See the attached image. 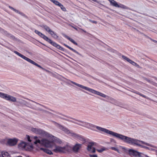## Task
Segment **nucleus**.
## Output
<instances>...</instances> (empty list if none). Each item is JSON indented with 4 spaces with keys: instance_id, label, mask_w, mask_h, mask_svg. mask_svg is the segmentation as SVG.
<instances>
[{
    "instance_id": "obj_1",
    "label": "nucleus",
    "mask_w": 157,
    "mask_h": 157,
    "mask_svg": "<svg viewBox=\"0 0 157 157\" xmlns=\"http://www.w3.org/2000/svg\"><path fill=\"white\" fill-rule=\"evenodd\" d=\"M83 126H85L87 128L94 131H96L95 128H96L99 131H101L107 134L111 135L120 139L123 140L125 143L130 144L136 145L144 148H147V147L145 146L140 144L139 143L140 142L141 144H145L147 146L153 147L152 145L148 143H145L142 141H140L133 138H132L110 131L106 129L88 123H84L83 122Z\"/></svg>"
},
{
    "instance_id": "obj_2",
    "label": "nucleus",
    "mask_w": 157,
    "mask_h": 157,
    "mask_svg": "<svg viewBox=\"0 0 157 157\" xmlns=\"http://www.w3.org/2000/svg\"><path fill=\"white\" fill-rule=\"evenodd\" d=\"M33 138L34 139V144L36 146L40 147L41 146L48 147L49 146V140L44 138L41 140L38 139V137L35 136Z\"/></svg>"
},
{
    "instance_id": "obj_3",
    "label": "nucleus",
    "mask_w": 157,
    "mask_h": 157,
    "mask_svg": "<svg viewBox=\"0 0 157 157\" xmlns=\"http://www.w3.org/2000/svg\"><path fill=\"white\" fill-rule=\"evenodd\" d=\"M72 150V147L67 145L63 147L56 146L53 151L56 153H66L71 152Z\"/></svg>"
},
{
    "instance_id": "obj_4",
    "label": "nucleus",
    "mask_w": 157,
    "mask_h": 157,
    "mask_svg": "<svg viewBox=\"0 0 157 157\" xmlns=\"http://www.w3.org/2000/svg\"><path fill=\"white\" fill-rule=\"evenodd\" d=\"M71 82L75 85L79 87L82 89H83L86 90H87L93 94H97L98 95H100L102 97L104 98H105L106 97V95L103 93H100L99 92L96 91L93 89L89 88L87 87L84 86L82 85H80V84L77 83L75 82L71 81Z\"/></svg>"
},
{
    "instance_id": "obj_5",
    "label": "nucleus",
    "mask_w": 157,
    "mask_h": 157,
    "mask_svg": "<svg viewBox=\"0 0 157 157\" xmlns=\"http://www.w3.org/2000/svg\"><path fill=\"white\" fill-rule=\"evenodd\" d=\"M14 52L18 56H19L20 57H21L22 58V59H25V60H26V61H28V62L37 66V67H38L43 70L44 69L42 67H41L40 65H38L37 63H36L34 61L31 60L30 59H29V58L26 57V56H24V55L21 54L19 52H17L15 51H14Z\"/></svg>"
},
{
    "instance_id": "obj_6",
    "label": "nucleus",
    "mask_w": 157,
    "mask_h": 157,
    "mask_svg": "<svg viewBox=\"0 0 157 157\" xmlns=\"http://www.w3.org/2000/svg\"><path fill=\"white\" fill-rule=\"evenodd\" d=\"M25 140H28L29 143H26V146H25V150L28 151H32L33 149V144L30 143L32 141V140L30 137L29 135H26Z\"/></svg>"
},
{
    "instance_id": "obj_7",
    "label": "nucleus",
    "mask_w": 157,
    "mask_h": 157,
    "mask_svg": "<svg viewBox=\"0 0 157 157\" xmlns=\"http://www.w3.org/2000/svg\"><path fill=\"white\" fill-rule=\"evenodd\" d=\"M0 97L8 101H11L13 102L16 101V98L7 94H5L0 92Z\"/></svg>"
},
{
    "instance_id": "obj_8",
    "label": "nucleus",
    "mask_w": 157,
    "mask_h": 157,
    "mask_svg": "<svg viewBox=\"0 0 157 157\" xmlns=\"http://www.w3.org/2000/svg\"><path fill=\"white\" fill-rule=\"evenodd\" d=\"M129 154L131 156H134L136 157H140V153L139 152L135 150L130 149L128 151Z\"/></svg>"
},
{
    "instance_id": "obj_9",
    "label": "nucleus",
    "mask_w": 157,
    "mask_h": 157,
    "mask_svg": "<svg viewBox=\"0 0 157 157\" xmlns=\"http://www.w3.org/2000/svg\"><path fill=\"white\" fill-rule=\"evenodd\" d=\"M56 126L58 127L59 129L65 132L67 134L70 133V131L67 128L64 127L63 126L61 125V124L55 122Z\"/></svg>"
},
{
    "instance_id": "obj_10",
    "label": "nucleus",
    "mask_w": 157,
    "mask_h": 157,
    "mask_svg": "<svg viewBox=\"0 0 157 157\" xmlns=\"http://www.w3.org/2000/svg\"><path fill=\"white\" fill-rule=\"evenodd\" d=\"M50 148L51 147L50 143L52 142H56L57 143H60L61 141H59L58 138L56 137L52 136V135L50 134Z\"/></svg>"
},
{
    "instance_id": "obj_11",
    "label": "nucleus",
    "mask_w": 157,
    "mask_h": 157,
    "mask_svg": "<svg viewBox=\"0 0 157 157\" xmlns=\"http://www.w3.org/2000/svg\"><path fill=\"white\" fill-rule=\"evenodd\" d=\"M18 140L16 138L9 139L7 143L10 146H13L16 145L17 142Z\"/></svg>"
},
{
    "instance_id": "obj_12",
    "label": "nucleus",
    "mask_w": 157,
    "mask_h": 157,
    "mask_svg": "<svg viewBox=\"0 0 157 157\" xmlns=\"http://www.w3.org/2000/svg\"><path fill=\"white\" fill-rule=\"evenodd\" d=\"M122 57L125 60H126L128 62H129L130 63H131L132 65L136 66H139V65L136 63L132 61V60H131L130 59L124 55H123L122 56Z\"/></svg>"
},
{
    "instance_id": "obj_13",
    "label": "nucleus",
    "mask_w": 157,
    "mask_h": 157,
    "mask_svg": "<svg viewBox=\"0 0 157 157\" xmlns=\"http://www.w3.org/2000/svg\"><path fill=\"white\" fill-rule=\"evenodd\" d=\"M93 143H89L88 145L87 149L88 151H91L92 153H94L95 152V149L94 147L92 148V146H93Z\"/></svg>"
},
{
    "instance_id": "obj_14",
    "label": "nucleus",
    "mask_w": 157,
    "mask_h": 157,
    "mask_svg": "<svg viewBox=\"0 0 157 157\" xmlns=\"http://www.w3.org/2000/svg\"><path fill=\"white\" fill-rule=\"evenodd\" d=\"M35 33L37 34L39 36L41 37V38H43L45 40L48 41L49 39L46 36H45L44 34H42V33H40L37 30H35Z\"/></svg>"
},
{
    "instance_id": "obj_15",
    "label": "nucleus",
    "mask_w": 157,
    "mask_h": 157,
    "mask_svg": "<svg viewBox=\"0 0 157 157\" xmlns=\"http://www.w3.org/2000/svg\"><path fill=\"white\" fill-rule=\"evenodd\" d=\"M50 44H51L52 45L56 47L57 49H58L62 51L63 50V48L60 45H58L57 43L54 42L52 41V40L50 39Z\"/></svg>"
},
{
    "instance_id": "obj_16",
    "label": "nucleus",
    "mask_w": 157,
    "mask_h": 157,
    "mask_svg": "<svg viewBox=\"0 0 157 157\" xmlns=\"http://www.w3.org/2000/svg\"><path fill=\"white\" fill-rule=\"evenodd\" d=\"M26 143L24 141H21L18 145L19 148L20 149L25 150V146H26Z\"/></svg>"
},
{
    "instance_id": "obj_17",
    "label": "nucleus",
    "mask_w": 157,
    "mask_h": 157,
    "mask_svg": "<svg viewBox=\"0 0 157 157\" xmlns=\"http://www.w3.org/2000/svg\"><path fill=\"white\" fill-rule=\"evenodd\" d=\"M81 144H76L72 148L73 151L75 152H77L78 151L80 148L81 147Z\"/></svg>"
},
{
    "instance_id": "obj_18",
    "label": "nucleus",
    "mask_w": 157,
    "mask_h": 157,
    "mask_svg": "<svg viewBox=\"0 0 157 157\" xmlns=\"http://www.w3.org/2000/svg\"><path fill=\"white\" fill-rule=\"evenodd\" d=\"M63 36L65 38H67V39L68 40H70L71 42L72 43L74 44H75L76 45H78V44L76 42H75V41L72 39L69 36H67L66 35H63Z\"/></svg>"
},
{
    "instance_id": "obj_19",
    "label": "nucleus",
    "mask_w": 157,
    "mask_h": 157,
    "mask_svg": "<svg viewBox=\"0 0 157 157\" xmlns=\"http://www.w3.org/2000/svg\"><path fill=\"white\" fill-rule=\"evenodd\" d=\"M50 34L52 36L54 39H57L58 37V36L57 35L56 33L54 32L51 30L50 29Z\"/></svg>"
},
{
    "instance_id": "obj_20",
    "label": "nucleus",
    "mask_w": 157,
    "mask_h": 157,
    "mask_svg": "<svg viewBox=\"0 0 157 157\" xmlns=\"http://www.w3.org/2000/svg\"><path fill=\"white\" fill-rule=\"evenodd\" d=\"M63 45L65 46L66 47H67V48H68V49H70L72 51H73L75 53H76V54H79V53L77 51L75 50V49H73V48H72L71 47H70L68 45H67L66 44H63Z\"/></svg>"
},
{
    "instance_id": "obj_21",
    "label": "nucleus",
    "mask_w": 157,
    "mask_h": 157,
    "mask_svg": "<svg viewBox=\"0 0 157 157\" xmlns=\"http://www.w3.org/2000/svg\"><path fill=\"white\" fill-rule=\"evenodd\" d=\"M110 2L111 4L113 6H114L117 7H120L118 5L117 3L114 0H112L111 1H110Z\"/></svg>"
},
{
    "instance_id": "obj_22",
    "label": "nucleus",
    "mask_w": 157,
    "mask_h": 157,
    "mask_svg": "<svg viewBox=\"0 0 157 157\" xmlns=\"http://www.w3.org/2000/svg\"><path fill=\"white\" fill-rule=\"evenodd\" d=\"M38 133L37 134H39L42 136H44L45 135V132L43 130H42L39 128Z\"/></svg>"
},
{
    "instance_id": "obj_23",
    "label": "nucleus",
    "mask_w": 157,
    "mask_h": 157,
    "mask_svg": "<svg viewBox=\"0 0 157 157\" xmlns=\"http://www.w3.org/2000/svg\"><path fill=\"white\" fill-rule=\"evenodd\" d=\"M9 7L10 9L13 10V11H14L15 12H16L17 13H18L21 15H22L23 14V13H22V12H20L19 10H16V9L14 8H13V7H12L10 6H9Z\"/></svg>"
},
{
    "instance_id": "obj_24",
    "label": "nucleus",
    "mask_w": 157,
    "mask_h": 157,
    "mask_svg": "<svg viewBox=\"0 0 157 157\" xmlns=\"http://www.w3.org/2000/svg\"><path fill=\"white\" fill-rule=\"evenodd\" d=\"M45 148H40V150L43 151L44 152L48 154H49V150L48 149V147H48H46L45 146H44Z\"/></svg>"
},
{
    "instance_id": "obj_25",
    "label": "nucleus",
    "mask_w": 157,
    "mask_h": 157,
    "mask_svg": "<svg viewBox=\"0 0 157 157\" xmlns=\"http://www.w3.org/2000/svg\"><path fill=\"white\" fill-rule=\"evenodd\" d=\"M1 155L2 157H11L8 153L6 152H2Z\"/></svg>"
},
{
    "instance_id": "obj_26",
    "label": "nucleus",
    "mask_w": 157,
    "mask_h": 157,
    "mask_svg": "<svg viewBox=\"0 0 157 157\" xmlns=\"http://www.w3.org/2000/svg\"><path fill=\"white\" fill-rule=\"evenodd\" d=\"M50 1L55 5L59 6L61 3H59L58 1H56V0H50Z\"/></svg>"
},
{
    "instance_id": "obj_27",
    "label": "nucleus",
    "mask_w": 157,
    "mask_h": 157,
    "mask_svg": "<svg viewBox=\"0 0 157 157\" xmlns=\"http://www.w3.org/2000/svg\"><path fill=\"white\" fill-rule=\"evenodd\" d=\"M59 7L64 12H66L67 11V10L66 9V8L61 3L60 4L59 6Z\"/></svg>"
},
{
    "instance_id": "obj_28",
    "label": "nucleus",
    "mask_w": 157,
    "mask_h": 157,
    "mask_svg": "<svg viewBox=\"0 0 157 157\" xmlns=\"http://www.w3.org/2000/svg\"><path fill=\"white\" fill-rule=\"evenodd\" d=\"M38 129L39 128H31V130L32 132L37 134V133H38L37 132H38Z\"/></svg>"
},
{
    "instance_id": "obj_29",
    "label": "nucleus",
    "mask_w": 157,
    "mask_h": 157,
    "mask_svg": "<svg viewBox=\"0 0 157 157\" xmlns=\"http://www.w3.org/2000/svg\"><path fill=\"white\" fill-rule=\"evenodd\" d=\"M106 150V148L105 147H103L100 149H97V151L101 153L104 151H105Z\"/></svg>"
},
{
    "instance_id": "obj_30",
    "label": "nucleus",
    "mask_w": 157,
    "mask_h": 157,
    "mask_svg": "<svg viewBox=\"0 0 157 157\" xmlns=\"http://www.w3.org/2000/svg\"><path fill=\"white\" fill-rule=\"evenodd\" d=\"M133 92L134 93H135L136 94H138L140 96H141L142 97H145V96L144 95V94L140 93L139 92L137 91H134Z\"/></svg>"
},
{
    "instance_id": "obj_31",
    "label": "nucleus",
    "mask_w": 157,
    "mask_h": 157,
    "mask_svg": "<svg viewBox=\"0 0 157 157\" xmlns=\"http://www.w3.org/2000/svg\"><path fill=\"white\" fill-rule=\"evenodd\" d=\"M144 36L146 37L147 38L149 39L150 40L153 41V42H154L155 43H157V41L154 40L152 39L151 38L149 37V36H146V35H144Z\"/></svg>"
},
{
    "instance_id": "obj_32",
    "label": "nucleus",
    "mask_w": 157,
    "mask_h": 157,
    "mask_svg": "<svg viewBox=\"0 0 157 157\" xmlns=\"http://www.w3.org/2000/svg\"><path fill=\"white\" fill-rule=\"evenodd\" d=\"M44 29L47 31L48 32H49V27L46 26L44 25Z\"/></svg>"
},
{
    "instance_id": "obj_33",
    "label": "nucleus",
    "mask_w": 157,
    "mask_h": 157,
    "mask_svg": "<svg viewBox=\"0 0 157 157\" xmlns=\"http://www.w3.org/2000/svg\"><path fill=\"white\" fill-rule=\"evenodd\" d=\"M111 149L112 150H114L117 152L119 151L118 150L117 148H116L115 147H112L111 148Z\"/></svg>"
},
{
    "instance_id": "obj_34",
    "label": "nucleus",
    "mask_w": 157,
    "mask_h": 157,
    "mask_svg": "<svg viewBox=\"0 0 157 157\" xmlns=\"http://www.w3.org/2000/svg\"><path fill=\"white\" fill-rule=\"evenodd\" d=\"M89 21L91 22L92 23H94V24H96L97 23V21H93V20H90Z\"/></svg>"
},
{
    "instance_id": "obj_35",
    "label": "nucleus",
    "mask_w": 157,
    "mask_h": 157,
    "mask_svg": "<svg viewBox=\"0 0 157 157\" xmlns=\"http://www.w3.org/2000/svg\"><path fill=\"white\" fill-rule=\"evenodd\" d=\"M89 156L90 157H98L97 155H90Z\"/></svg>"
},
{
    "instance_id": "obj_36",
    "label": "nucleus",
    "mask_w": 157,
    "mask_h": 157,
    "mask_svg": "<svg viewBox=\"0 0 157 157\" xmlns=\"http://www.w3.org/2000/svg\"><path fill=\"white\" fill-rule=\"evenodd\" d=\"M79 29L80 30H81L83 32H84V33H86V31H85V30H83V29H81V28H79Z\"/></svg>"
},
{
    "instance_id": "obj_37",
    "label": "nucleus",
    "mask_w": 157,
    "mask_h": 157,
    "mask_svg": "<svg viewBox=\"0 0 157 157\" xmlns=\"http://www.w3.org/2000/svg\"><path fill=\"white\" fill-rule=\"evenodd\" d=\"M92 0L95 2H97L98 3H99L98 2V1H97V0Z\"/></svg>"
},
{
    "instance_id": "obj_38",
    "label": "nucleus",
    "mask_w": 157,
    "mask_h": 157,
    "mask_svg": "<svg viewBox=\"0 0 157 157\" xmlns=\"http://www.w3.org/2000/svg\"><path fill=\"white\" fill-rule=\"evenodd\" d=\"M49 154H50V155H52L53 154L52 152L50 150Z\"/></svg>"
},
{
    "instance_id": "obj_39",
    "label": "nucleus",
    "mask_w": 157,
    "mask_h": 157,
    "mask_svg": "<svg viewBox=\"0 0 157 157\" xmlns=\"http://www.w3.org/2000/svg\"><path fill=\"white\" fill-rule=\"evenodd\" d=\"M72 27H73V28L74 29H75L76 30L78 31V29H77V28H75V27H73V26Z\"/></svg>"
},
{
    "instance_id": "obj_40",
    "label": "nucleus",
    "mask_w": 157,
    "mask_h": 157,
    "mask_svg": "<svg viewBox=\"0 0 157 157\" xmlns=\"http://www.w3.org/2000/svg\"><path fill=\"white\" fill-rule=\"evenodd\" d=\"M11 37L12 38H14V36H11Z\"/></svg>"
},
{
    "instance_id": "obj_41",
    "label": "nucleus",
    "mask_w": 157,
    "mask_h": 157,
    "mask_svg": "<svg viewBox=\"0 0 157 157\" xmlns=\"http://www.w3.org/2000/svg\"><path fill=\"white\" fill-rule=\"evenodd\" d=\"M145 156H146V157H149V156H147V155H146Z\"/></svg>"
},
{
    "instance_id": "obj_42",
    "label": "nucleus",
    "mask_w": 157,
    "mask_h": 157,
    "mask_svg": "<svg viewBox=\"0 0 157 157\" xmlns=\"http://www.w3.org/2000/svg\"><path fill=\"white\" fill-rule=\"evenodd\" d=\"M0 157H2V155L1 156V155L0 154Z\"/></svg>"
},
{
    "instance_id": "obj_43",
    "label": "nucleus",
    "mask_w": 157,
    "mask_h": 157,
    "mask_svg": "<svg viewBox=\"0 0 157 157\" xmlns=\"http://www.w3.org/2000/svg\"><path fill=\"white\" fill-rule=\"evenodd\" d=\"M32 101L33 102H34V101Z\"/></svg>"
},
{
    "instance_id": "obj_44",
    "label": "nucleus",
    "mask_w": 157,
    "mask_h": 157,
    "mask_svg": "<svg viewBox=\"0 0 157 157\" xmlns=\"http://www.w3.org/2000/svg\"><path fill=\"white\" fill-rule=\"evenodd\" d=\"M156 152H157V150L156 151Z\"/></svg>"
},
{
    "instance_id": "obj_45",
    "label": "nucleus",
    "mask_w": 157,
    "mask_h": 157,
    "mask_svg": "<svg viewBox=\"0 0 157 157\" xmlns=\"http://www.w3.org/2000/svg\"><path fill=\"white\" fill-rule=\"evenodd\" d=\"M27 157H30L29 156H28Z\"/></svg>"
}]
</instances>
